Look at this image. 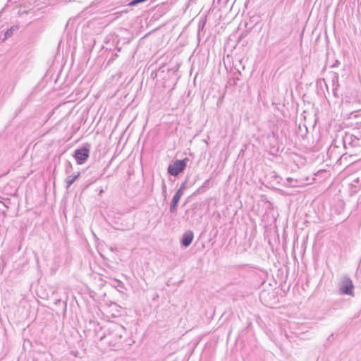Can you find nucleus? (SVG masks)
<instances>
[{
    "label": "nucleus",
    "instance_id": "f03ea898",
    "mask_svg": "<svg viewBox=\"0 0 361 361\" xmlns=\"http://www.w3.org/2000/svg\"><path fill=\"white\" fill-rule=\"evenodd\" d=\"M90 150L87 147L77 149L74 152V158L78 164H82L89 157Z\"/></svg>",
    "mask_w": 361,
    "mask_h": 361
},
{
    "label": "nucleus",
    "instance_id": "f257e3e1",
    "mask_svg": "<svg viewBox=\"0 0 361 361\" xmlns=\"http://www.w3.org/2000/svg\"><path fill=\"white\" fill-rule=\"evenodd\" d=\"M188 159L185 158L183 160H177L174 161L173 164H170L168 168V172L172 176H177L180 173H181L185 168L186 167V164Z\"/></svg>",
    "mask_w": 361,
    "mask_h": 361
},
{
    "label": "nucleus",
    "instance_id": "7ed1b4c3",
    "mask_svg": "<svg viewBox=\"0 0 361 361\" xmlns=\"http://www.w3.org/2000/svg\"><path fill=\"white\" fill-rule=\"evenodd\" d=\"M341 291L344 294L353 295V285L350 279H345L343 281Z\"/></svg>",
    "mask_w": 361,
    "mask_h": 361
},
{
    "label": "nucleus",
    "instance_id": "0eeeda50",
    "mask_svg": "<svg viewBox=\"0 0 361 361\" xmlns=\"http://www.w3.org/2000/svg\"><path fill=\"white\" fill-rule=\"evenodd\" d=\"M286 180H287L288 182L290 183L293 180V178H288Z\"/></svg>",
    "mask_w": 361,
    "mask_h": 361
},
{
    "label": "nucleus",
    "instance_id": "423d86ee",
    "mask_svg": "<svg viewBox=\"0 0 361 361\" xmlns=\"http://www.w3.org/2000/svg\"><path fill=\"white\" fill-rule=\"evenodd\" d=\"M80 173L78 172L75 176H74L71 180L67 181V187H70L80 176Z\"/></svg>",
    "mask_w": 361,
    "mask_h": 361
},
{
    "label": "nucleus",
    "instance_id": "20e7f679",
    "mask_svg": "<svg viewBox=\"0 0 361 361\" xmlns=\"http://www.w3.org/2000/svg\"><path fill=\"white\" fill-rule=\"evenodd\" d=\"M193 238H194V235L192 231H188L185 232L183 236L182 244L185 247L189 246L191 244V243L193 240Z\"/></svg>",
    "mask_w": 361,
    "mask_h": 361
},
{
    "label": "nucleus",
    "instance_id": "39448f33",
    "mask_svg": "<svg viewBox=\"0 0 361 361\" xmlns=\"http://www.w3.org/2000/svg\"><path fill=\"white\" fill-rule=\"evenodd\" d=\"M183 195V192L180 189L178 190L173 197V206L171 208V212L176 210L177 204Z\"/></svg>",
    "mask_w": 361,
    "mask_h": 361
}]
</instances>
